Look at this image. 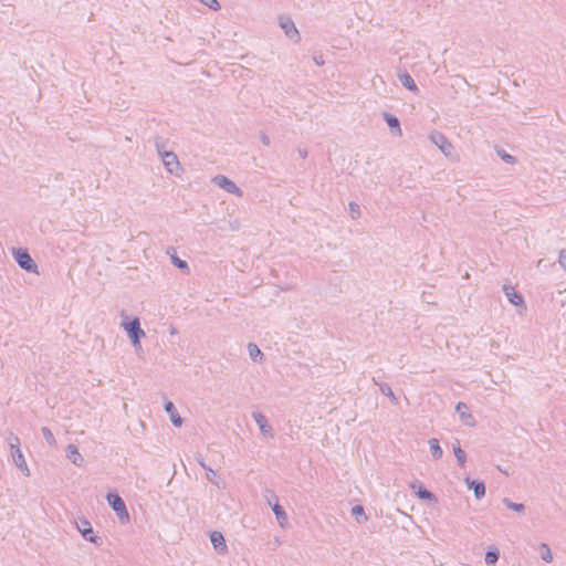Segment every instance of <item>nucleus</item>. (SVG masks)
I'll return each instance as SVG.
<instances>
[{
	"label": "nucleus",
	"instance_id": "obj_8",
	"mask_svg": "<svg viewBox=\"0 0 566 566\" xmlns=\"http://www.w3.org/2000/svg\"><path fill=\"white\" fill-rule=\"evenodd\" d=\"M429 139L446 155V156H450L452 150H453V146L452 144L449 142L448 137L442 134L441 132H438V130H433L430 135H429Z\"/></svg>",
	"mask_w": 566,
	"mask_h": 566
},
{
	"label": "nucleus",
	"instance_id": "obj_4",
	"mask_svg": "<svg viewBox=\"0 0 566 566\" xmlns=\"http://www.w3.org/2000/svg\"><path fill=\"white\" fill-rule=\"evenodd\" d=\"M122 326L127 333L130 342L138 343V339L145 337V332L140 327V322L138 317L129 319L128 316H125V319L122 322Z\"/></svg>",
	"mask_w": 566,
	"mask_h": 566
},
{
	"label": "nucleus",
	"instance_id": "obj_36",
	"mask_svg": "<svg viewBox=\"0 0 566 566\" xmlns=\"http://www.w3.org/2000/svg\"><path fill=\"white\" fill-rule=\"evenodd\" d=\"M260 140L262 142V144L264 146H270L271 145V139H270V137L264 132H260Z\"/></svg>",
	"mask_w": 566,
	"mask_h": 566
},
{
	"label": "nucleus",
	"instance_id": "obj_15",
	"mask_svg": "<svg viewBox=\"0 0 566 566\" xmlns=\"http://www.w3.org/2000/svg\"><path fill=\"white\" fill-rule=\"evenodd\" d=\"M210 541H211V544H212L213 548L219 554L228 553V546H227L224 536H223V534L221 532L212 531L210 533Z\"/></svg>",
	"mask_w": 566,
	"mask_h": 566
},
{
	"label": "nucleus",
	"instance_id": "obj_40",
	"mask_svg": "<svg viewBox=\"0 0 566 566\" xmlns=\"http://www.w3.org/2000/svg\"><path fill=\"white\" fill-rule=\"evenodd\" d=\"M297 153L300 155L301 158L305 159L308 155L307 150L305 148H298L297 149Z\"/></svg>",
	"mask_w": 566,
	"mask_h": 566
},
{
	"label": "nucleus",
	"instance_id": "obj_38",
	"mask_svg": "<svg viewBox=\"0 0 566 566\" xmlns=\"http://www.w3.org/2000/svg\"><path fill=\"white\" fill-rule=\"evenodd\" d=\"M196 460H197V462L199 463V465H200L201 468H203L206 471H208V469H210V468L206 464V462H205V460H203V458H202V455H201V454H198V455L196 457Z\"/></svg>",
	"mask_w": 566,
	"mask_h": 566
},
{
	"label": "nucleus",
	"instance_id": "obj_2",
	"mask_svg": "<svg viewBox=\"0 0 566 566\" xmlns=\"http://www.w3.org/2000/svg\"><path fill=\"white\" fill-rule=\"evenodd\" d=\"M8 442L11 450V455L13 459L14 464L25 474L30 475L29 468L27 465L24 455L22 454V451L20 449V439L18 436L10 433V437L8 438Z\"/></svg>",
	"mask_w": 566,
	"mask_h": 566
},
{
	"label": "nucleus",
	"instance_id": "obj_28",
	"mask_svg": "<svg viewBox=\"0 0 566 566\" xmlns=\"http://www.w3.org/2000/svg\"><path fill=\"white\" fill-rule=\"evenodd\" d=\"M378 386H379V390H380V392L382 395H385L386 397L391 398L392 401H397V398H396V396H395V394H394V391H392V389H391L389 384L380 382Z\"/></svg>",
	"mask_w": 566,
	"mask_h": 566
},
{
	"label": "nucleus",
	"instance_id": "obj_41",
	"mask_svg": "<svg viewBox=\"0 0 566 566\" xmlns=\"http://www.w3.org/2000/svg\"><path fill=\"white\" fill-rule=\"evenodd\" d=\"M132 344H133V346H134V348H135V350H136V352H139V350H142V349H143V348H142V344H140V339H138V343H136V342H132Z\"/></svg>",
	"mask_w": 566,
	"mask_h": 566
},
{
	"label": "nucleus",
	"instance_id": "obj_22",
	"mask_svg": "<svg viewBox=\"0 0 566 566\" xmlns=\"http://www.w3.org/2000/svg\"><path fill=\"white\" fill-rule=\"evenodd\" d=\"M453 453H454V457L457 458L458 465L460 468H464L465 463H467V453L461 448V444L458 440H457V443L453 444Z\"/></svg>",
	"mask_w": 566,
	"mask_h": 566
},
{
	"label": "nucleus",
	"instance_id": "obj_9",
	"mask_svg": "<svg viewBox=\"0 0 566 566\" xmlns=\"http://www.w3.org/2000/svg\"><path fill=\"white\" fill-rule=\"evenodd\" d=\"M212 181L218 187H220L221 189L226 190L231 195H235L238 197H241L243 195V191L231 179L223 175H217L216 177H213Z\"/></svg>",
	"mask_w": 566,
	"mask_h": 566
},
{
	"label": "nucleus",
	"instance_id": "obj_35",
	"mask_svg": "<svg viewBox=\"0 0 566 566\" xmlns=\"http://www.w3.org/2000/svg\"><path fill=\"white\" fill-rule=\"evenodd\" d=\"M155 146H156L157 153H158V155H159L160 157H161V154H163V153L167 151V150L165 149V144H164V140H163V138H161V137H157V138L155 139Z\"/></svg>",
	"mask_w": 566,
	"mask_h": 566
},
{
	"label": "nucleus",
	"instance_id": "obj_1",
	"mask_svg": "<svg viewBox=\"0 0 566 566\" xmlns=\"http://www.w3.org/2000/svg\"><path fill=\"white\" fill-rule=\"evenodd\" d=\"M12 255L18 265L28 273H36L38 274V264L30 255L28 249L23 248H13Z\"/></svg>",
	"mask_w": 566,
	"mask_h": 566
},
{
	"label": "nucleus",
	"instance_id": "obj_20",
	"mask_svg": "<svg viewBox=\"0 0 566 566\" xmlns=\"http://www.w3.org/2000/svg\"><path fill=\"white\" fill-rule=\"evenodd\" d=\"M398 78H399L400 83L402 84V86L405 88H407L408 91L413 92V93H417L419 91L415 80L407 71L399 73Z\"/></svg>",
	"mask_w": 566,
	"mask_h": 566
},
{
	"label": "nucleus",
	"instance_id": "obj_12",
	"mask_svg": "<svg viewBox=\"0 0 566 566\" xmlns=\"http://www.w3.org/2000/svg\"><path fill=\"white\" fill-rule=\"evenodd\" d=\"M464 482L469 490H472L476 500L485 496V483L482 480L471 479L469 475L464 478Z\"/></svg>",
	"mask_w": 566,
	"mask_h": 566
},
{
	"label": "nucleus",
	"instance_id": "obj_19",
	"mask_svg": "<svg viewBox=\"0 0 566 566\" xmlns=\"http://www.w3.org/2000/svg\"><path fill=\"white\" fill-rule=\"evenodd\" d=\"M504 292L511 304L515 306H525L523 295L520 292L515 291L513 286L504 285Z\"/></svg>",
	"mask_w": 566,
	"mask_h": 566
},
{
	"label": "nucleus",
	"instance_id": "obj_18",
	"mask_svg": "<svg viewBox=\"0 0 566 566\" xmlns=\"http://www.w3.org/2000/svg\"><path fill=\"white\" fill-rule=\"evenodd\" d=\"M382 117L388 127L390 128L391 133L394 135L401 136L402 132L399 118L388 112H384Z\"/></svg>",
	"mask_w": 566,
	"mask_h": 566
},
{
	"label": "nucleus",
	"instance_id": "obj_44",
	"mask_svg": "<svg viewBox=\"0 0 566 566\" xmlns=\"http://www.w3.org/2000/svg\"><path fill=\"white\" fill-rule=\"evenodd\" d=\"M373 381L375 385H379L378 381L376 380V378H373Z\"/></svg>",
	"mask_w": 566,
	"mask_h": 566
},
{
	"label": "nucleus",
	"instance_id": "obj_5",
	"mask_svg": "<svg viewBox=\"0 0 566 566\" xmlns=\"http://www.w3.org/2000/svg\"><path fill=\"white\" fill-rule=\"evenodd\" d=\"M266 493V501L268 504L271 506L273 513L275 514V517L281 526H284V524L287 522V514L283 506L279 503L277 495L273 492L268 490Z\"/></svg>",
	"mask_w": 566,
	"mask_h": 566
},
{
	"label": "nucleus",
	"instance_id": "obj_23",
	"mask_svg": "<svg viewBox=\"0 0 566 566\" xmlns=\"http://www.w3.org/2000/svg\"><path fill=\"white\" fill-rule=\"evenodd\" d=\"M352 515L355 517V520L359 524L366 523L368 521V516L365 512V509L360 504H357L352 507Z\"/></svg>",
	"mask_w": 566,
	"mask_h": 566
},
{
	"label": "nucleus",
	"instance_id": "obj_16",
	"mask_svg": "<svg viewBox=\"0 0 566 566\" xmlns=\"http://www.w3.org/2000/svg\"><path fill=\"white\" fill-rule=\"evenodd\" d=\"M164 408H165V411L169 415L171 423L177 428L181 427L184 419L178 413L177 408L174 405V402L170 400L166 401Z\"/></svg>",
	"mask_w": 566,
	"mask_h": 566
},
{
	"label": "nucleus",
	"instance_id": "obj_27",
	"mask_svg": "<svg viewBox=\"0 0 566 566\" xmlns=\"http://www.w3.org/2000/svg\"><path fill=\"white\" fill-rule=\"evenodd\" d=\"M41 432H42V436H43L44 440L46 441V443L49 446L53 447V446L56 444V440H55L54 434H53V432L51 431L50 428L42 427L41 428Z\"/></svg>",
	"mask_w": 566,
	"mask_h": 566
},
{
	"label": "nucleus",
	"instance_id": "obj_21",
	"mask_svg": "<svg viewBox=\"0 0 566 566\" xmlns=\"http://www.w3.org/2000/svg\"><path fill=\"white\" fill-rule=\"evenodd\" d=\"M499 558H500L499 548L494 545L489 546V548L485 553V557H484L485 564L488 566H494L497 563Z\"/></svg>",
	"mask_w": 566,
	"mask_h": 566
},
{
	"label": "nucleus",
	"instance_id": "obj_26",
	"mask_svg": "<svg viewBox=\"0 0 566 566\" xmlns=\"http://www.w3.org/2000/svg\"><path fill=\"white\" fill-rule=\"evenodd\" d=\"M248 350H249V355L253 361L261 360L264 356L263 353L261 352V349L258 347V345H255L253 343H249Z\"/></svg>",
	"mask_w": 566,
	"mask_h": 566
},
{
	"label": "nucleus",
	"instance_id": "obj_17",
	"mask_svg": "<svg viewBox=\"0 0 566 566\" xmlns=\"http://www.w3.org/2000/svg\"><path fill=\"white\" fill-rule=\"evenodd\" d=\"M66 458L76 467H83L84 464V458L80 453L77 447L75 444H69L66 447Z\"/></svg>",
	"mask_w": 566,
	"mask_h": 566
},
{
	"label": "nucleus",
	"instance_id": "obj_30",
	"mask_svg": "<svg viewBox=\"0 0 566 566\" xmlns=\"http://www.w3.org/2000/svg\"><path fill=\"white\" fill-rule=\"evenodd\" d=\"M172 264L181 271L189 272V265L185 260L179 259L176 254L171 256Z\"/></svg>",
	"mask_w": 566,
	"mask_h": 566
},
{
	"label": "nucleus",
	"instance_id": "obj_24",
	"mask_svg": "<svg viewBox=\"0 0 566 566\" xmlns=\"http://www.w3.org/2000/svg\"><path fill=\"white\" fill-rule=\"evenodd\" d=\"M429 447H430V452H431V455L434 460H439L442 458L443 455V450L442 448L440 447V443H439V440L436 439V438H432L429 440Z\"/></svg>",
	"mask_w": 566,
	"mask_h": 566
},
{
	"label": "nucleus",
	"instance_id": "obj_11",
	"mask_svg": "<svg viewBox=\"0 0 566 566\" xmlns=\"http://www.w3.org/2000/svg\"><path fill=\"white\" fill-rule=\"evenodd\" d=\"M161 159L167 170L170 174H178V170L181 169L180 163L178 161V157L174 151H165L161 154Z\"/></svg>",
	"mask_w": 566,
	"mask_h": 566
},
{
	"label": "nucleus",
	"instance_id": "obj_43",
	"mask_svg": "<svg viewBox=\"0 0 566 566\" xmlns=\"http://www.w3.org/2000/svg\"><path fill=\"white\" fill-rule=\"evenodd\" d=\"M373 381L375 385H379L378 381L376 380V378H373Z\"/></svg>",
	"mask_w": 566,
	"mask_h": 566
},
{
	"label": "nucleus",
	"instance_id": "obj_33",
	"mask_svg": "<svg viewBox=\"0 0 566 566\" xmlns=\"http://www.w3.org/2000/svg\"><path fill=\"white\" fill-rule=\"evenodd\" d=\"M202 4L209 7L210 9L218 11L221 6L218 0H199Z\"/></svg>",
	"mask_w": 566,
	"mask_h": 566
},
{
	"label": "nucleus",
	"instance_id": "obj_37",
	"mask_svg": "<svg viewBox=\"0 0 566 566\" xmlns=\"http://www.w3.org/2000/svg\"><path fill=\"white\" fill-rule=\"evenodd\" d=\"M313 61H314V63H315L316 65H318V66H322V65H324V64H325V61H324V56H323V54H315V55L313 56Z\"/></svg>",
	"mask_w": 566,
	"mask_h": 566
},
{
	"label": "nucleus",
	"instance_id": "obj_42",
	"mask_svg": "<svg viewBox=\"0 0 566 566\" xmlns=\"http://www.w3.org/2000/svg\"><path fill=\"white\" fill-rule=\"evenodd\" d=\"M373 381L375 385H379L378 381L376 380V378H373Z\"/></svg>",
	"mask_w": 566,
	"mask_h": 566
},
{
	"label": "nucleus",
	"instance_id": "obj_6",
	"mask_svg": "<svg viewBox=\"0 0 566 566\" xmlns=\"http://www.w3.org/2000/svg\"><path fill=\"white\" fill-rule=\"evenodd\" d=\"M76 526H77L78 532L81 533V535L83 536V538L85 541L93 543L96 546L102 545V543H103L102 537L94 535L93 527L87 520H85V518L80 520V522L76 523Z\"/></svg>",
	"mask_w": 566,
	"mask_h": 566
},
{
	"label": "nucleus",
	"instance_id": "obj_34",
	"mask_svg": "<svg viewBox=\"0 0 566 566\" xmlns=\"http://www.w3.org/2000/svg\"><path fill=\"white\" fill-rule=\"evenodd\" d=\"M206 475H207L208 481H210L211 483H213L217 486H219V482H218L219 476H218V474H217V472L214 470H212L211 468L208 469Z\"/></svg>",
	"mask_w": 566,
	"mask_h": 566
},
{
	"label": "nucleus",
	"instance_id": "obj_3",
	"mask_svg": "<svg viewBox=\"0 0 566 566\" xmlns=\"http://www.w3.org/2000/svg\"><path fill=\"white\" fill-rule=\"evenodd\" d=\"M106 500L120 522L129 521V514L126 504L117 492H108Z\"/></svg>",
	"mask_w": 566,
	"mask_h": 566
},
{
	"label": "nucleus",
	"instance_id": "obj_25",
	"mask_svg": "<svg viewBox=\"0 0 566 566\" xmlns=\"http://www.w3.org/2000/svg\"><path fill=\"white\" fill-rule=\"evenodd\" d=\"M502 502L507 509H510L518 514H524L526 511V506L523 503H515V502L511 501L509 497H504L502 500Z\"/></svg>",
	"mask_w": 566,
	"mask_h": 566
},
{
	"label": "nucleus",
	"instance_id": "obj_39",
	"mask_svg": "<svg viewBox=\"0 0 566 566\" xmlns=\"http://www.w3.org/2000/svg\"><path fill=\"white\" fill-rule=\"evenodd\" d=\"M559 264L566 270V250L560 252Z\"/></svg>",
	"mask_w": 566,
	"mask_h": 566
},
{
	"label": "nucleus",
	"instance_id": "obj_7",
	"mask_svg": "<svg viewBox=\"0 0 566 566\" xmlns=\"http://www.w3.org/2000/svg\"><path fill=\"white\" fill-rule=\"evenodd\" d=\"M280 27L283 29L285 35L294 41L295 43L300 42L301 36L297 28L295 27L294 21L287 15H281L279 18Z\"/></svg>",
	"mask_w": 566,
	"mask_h": 566
},
{
	"label": "nucleus",
	"instance_id": "obj_14",
	"mask_svg": "<svg viewBox=\"0 0 566 566\" xmlns=\"http://www.w3.org/2000/svg\"><path fill=\"white\" fill-rule=\"evenodd\" d=\"M455 411L459 413L461 421L469 427H474L476 421L469 412V407L465 402L459 401L455 406Z\"/></svg>",
	"mask_w": 566,
	"mask_h": 566
},
{
	"label": "nucleus",
	"instance_id": "obj_32",
	"mask_svg": "<svg viewBox=\"0 0 566 566\" xmlns=\"http://www.w3.org/2000/svg\"><path fill=\"white\" fill-rule=\"evenodd\" d=\"M349 211L353 219H357L360 216V207L358 203L352 201L349 202Z\"/></svg>",
	"mask_w": 566,
	"mask_h": 566
},
{
	"label": "nucleus",
	"instance_id": "obj_31",
	"mask_svg": "<svg viewBox=\"0 0 566 566\" xmlns=\"http://www.w3.org/2000/svg\"><path fill=\"white\" fill-rule=\"evenodd\" d=\"M497 155L506 164L514 165L516 163V158L513 155L507 154L504 149H499Z\"/></svg>",
	"mask_w": 566,
	"mask_h": 566
},
{
	"label": "nucleus",
	"instance_id": "obj_29",
	"mask_svg": "<svg viewBox=\"0 0 566 566\" xmlns=\"http://www.w3.org/2000/svg\"><path fill=\"white\" fill-rule=\"evenodd\" d=\"M541 557L546 563H551L553 560V554H552L551 547L545 543L541 544Z\"/></svg>",
	"mask_w": 566,
	"mask_h": 566
},
{
	"label": "nucleus",
	"instance_id": "obj_10",
	"mask_svg": "<svg viewBox=\"0 0 566 566\" xmlns=\"http://www.w3.org/2000/svg\"><path fill=\"white\" fill-rule=\"evenodd\" d=\"M252 418L258 424L260 432L265 437L272 439L274 437V432L272 427L270 426L268 418L260 411H253Z\"/></svg>",
	"mask_w": 566,
	"mask_h": 566
},
{
	"label": "nucleus",
	"instance_id": "obj_13",
	"mask_svg": "<svg viewBox=\"0 0 566 566\" xmlns=\"http://www.w3.org/2000/svg\"><path fill=\"white\" fill-rule=\"evenodd\" d=\"M410 486H411V489L415 490L416 495L420 500H424L428 502H434V503L438 502V497L436 496V494L433 492H431L430 490L426 489L421 482L415 481L410 484Z\"/></svg>",
	"mask_w": 566,
	"mask_h": 566
}]
</instances>
